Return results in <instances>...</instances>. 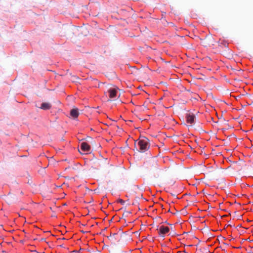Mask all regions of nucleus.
I'll use <instances>...</instances> for the list:
<instances>
[{
  "label": "nucleus",
  "instance_id": "1",
  "mask_svg": "<svg viewBox=\"0 0 253 253\" xmlns=\"http://www.w3.org/2000/svg\"><path fill=\"white\" fill-rule=\"evenodd\" d=\"M137 145L139 147V151L144 152L149 148L148 140L146 137L140 138L138 140Z\"/></svg>",
  "mask_w": 253,
  "mask_h": 253
},
{
  "label": "nucleus",
  "instance_id": "2",
  "mask_svg": "<svg viewBox=\"0 0 253 253\" xmlns=\"http://www.w3.org/2000/svg\"><path fill=\"white\" fill-rule=\"evenodd\" d=\"M170 232V226L167 224L159 225V239L164 238V237L169 236Z\"/></svg>",
  "mask_w": 253,
  "mask_h": 253
},
{
  "label": "nucleus",
  "instance_id": "3",
  "mask_svg": "<svg viewBox=\"0 0 253 253\" xmlns=\"http://www.w3.org/2000/svg\"><path fill=\"white\" fill-rule=\"evenodd\" d=\"M109 97L111 99L115 98L117 96V88L114 87L110 88L108 89Z\"/></svg>",
  "mask_w": 253,
  "mask_h": 253
},
{
  "label": "nucleus",
  "instance_id": "4",
  "mask_svg": "<svg viewBox=\"0 0 253 253\" xmlns=\"http://www.w3.org/2000/svg\"><path fill=\"white\" fill-rule=\"evenodd\" d=\"M81 149L84 152H88L90 150V146L86 142H83L81 145Z\"/></svg>",
  "mask_w": 253,
  "mask_h": 253
},
{
  "label": "nucleus",
  "instance_id": "5",
  "mask_svg": "<svg viewBox=\"0 0 253 253\" xmlns=\"http://www.w3.org/2000/svg\"><path fill=\"white\" fill-rule=\"evenodd\" d=\"M79 110L77 108H74L71 110L70 111V115L72 116L74 119H76L79 116Z\"/></svg>",
  "mask_w": 253,
  "mask_h": 253
},
{
  "label": "nucleus",
  "instance_id": "6",
  "mask_svg": "<svg viewBox=\"0 0 253 253\" xmlns=\"http://www.w3.org/2000/svg\"><path fill=\"white\" fill-rule=\"evenodd\" d=\"M195 116L193 114H188L186 116V122L192 124L194 122Z\"/></svg>",
  "mask_w": 253,
  "mask_h": 253
},
{
  "label": "nucleus",
  "instance_id": "7",
  "mask_svg": "<svg viewBox=\"0 0 253 253\" xmlns=\"http://www.w3.org/2000/svg\"><path fill=\"white\" fill-rule=\"evenodd\" d=\"M51 105L49 103L44 102L42 103L40 107V108L43 110H49L51 108Z\"/></svg>",
  "mask_w": 253,
  "mask_h": 253
},
{
  "label": "nucleus",
  "instance_id": "8",
  "mask_svg": "<svg viewBox=\"0 0 253 253\" xmlns=\"http://www.w3.org/2000/svg\"><path fill=\"white\" fill-rule=\"evenodd\" d=\"M116 235L117 234H113V235H110L109 237H108V238L111 242H114V236H116Z\"/></svg>",
  "mask_w": 253,
  "mask_h": 253
},
{
  "label": "nucleus",
  "instance_id": "9",
  "mask_svg": "<svg viewBox=\"0 0 253 253\" xmlns=\"http://www.w3.org/2000/svg\"><path fill=\"white\" fill-rule=\"evenodd\" d=\"M118 201L120 203H121L122 205H124L125 203V201H124L122 199H119Z\"/></svg>",
  "mask_w": 253,
  "mask_h": 253
}]
</instances>
